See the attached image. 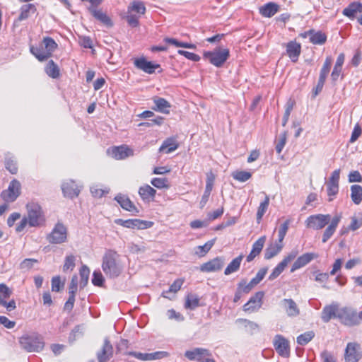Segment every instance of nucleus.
<instances>
[{
	"instance_id": "f704fd0d",
	"label": "nucleus",
	"mask_w": 362,
	"mask_h": 362,
	"mask_svg": "<svg viewBox=\"0 0 362 362\" xmlns=\"http://www.w3.org/2000/svg\"><path fill=\"white\" fill-rule=\"evenodd\" d=\"M66 278L61 276H55L52 278L51 286L52 291L59 293L62 291L65 285Z\"/></svg>"
},
{
	"instance_id": "cd10ccee",
	"label": "nucleus",
	"mask_w": 362,
	"mask_h": 362,
	"mask_svg": "<svg viewBox=\"0 0 362 362\" xmlns=\"http://www.w3.org/2000/svg\"><path fill=\"white\" fill-rule=\"evenodd\" d=\"M266 240V237L262 236L260 237L257 241L254 243L252 245V249L250 252V253L247 257V261L251 262L252 261L255 257H257L262 251L264 243Z\"/></svg>"
},
{
	"instance_id": "4be33fe9",
	"label": "nucleus",
	"mask_w": 362,
	"mask_h": 362,
	"mask_svg": "<svg viewBox=\"0 0 362 362\" xmlns=\"http://www.w3.org/2000/svg\"><path fill=\"white\" fill-rule=\"evenodd\" d=\"M62 189L64 195L69 198L76 197L80 193L78 187L73 180L64 182L62 185Z\"/></svg>"
},
{
	"instance_id": "393cba45",
	"label": "nucleus",
	"mask_w": 362,
	"mask_h": 362,
	"mask_svg": "<svg viewBox=\"0 0 362 362\" xmlns=\"http://www.w3.org/2000/svg\"><path fill=\"white\" fill-rule=\"evenodd\" d=\"M153 101L155 104V107L153 110L163 114H169L170 109L171 107L170 103L165 98L160 97H154Z\"/></svg>"
},
{
	"instance_id": "bf43d9fd",
	"label": "nucleus",
	"mask_w": 362,
	"mask_h": 362,
	"mask_svg": "<svg viewBox=\"0 0 362 362\" xmlns=\"http://www.w3.org/2000/svg\"><path fill=\"white\" fill-rule=\"evenodd\" d=\"M5 167L11 174H16L18 172L16 162L11 158L6 159Z\"/></svg>"
},
{
	"instance_id": "a18cd8bd",
	"label": "nucleus",
	"mask_w": 362,
	"mask_h": 362,
	"mask_svg": "<svg viewBox=\"0 0 362 362\" xmlns=\"http://www.w3.org/2000/svg\"><path fill=\"white\" fill-rule=\"evenodd\" d=\"M44 49L47 52L49 53V56L51 57L52 53L56 49L57 47V44L55 41L49 37H45L43 39Z\"/></svg>"
},
{
	"instance_id": "69168bd1",
	"label": "nucleus",
	"mask_w": 362,
	"mask_h": 362,
	"mask_svg": "<svg viewBox=\"0 0 362 362\" xmlns=\"http://www.w3.org/2000/svg\"><path fill=\"white\" fill-rule=\"evenodd\" d=\"M183 280L181 279H176L169 287L168 292L177 293L183 284Z\"/></svg>"
},
{
	"instance_id": "7ed1b4c3",
	"label": "nucleus",
	"mask_w": 362,
	"mask_h": 362,
	"mask_svg": "<svg viewBox=\"0 0 362 362\" xmlns=\"http://www.w3.org/2000/svg\"><path fill=\"white\" fill-rule=\"evenodd\" d=\"M90 269L86 265H83L79 270V276L74 275L68 285L69 294H76L81 292L88 283Z\"/></svg>"
},
{
	"instance_id": "a211bd4d",
	"label": "nucleus",
	"mask_w": 362,
	"mask_h": 362,
	"mask_svg": "<svg viewBox=\"0 0 362 362\" xmlns=\"http://www.w3.org/2000/svg\"><path fill=\"white\" fill-rule=\"evenodd\" d=\"M113 353L112 345L108 339H105L101 349L97 354V358L99 362H107L112 357Z\"/></svg>"
},
{
	"instance_id": "2f4dec72",
	"label": "nucleus",
	"mask_w": 362,
	"mask_h": 362,
	"mask_svg": "<svg viewBox=\"0 0 362 362\" xmlns=\"http://www.w3.org/2000/svg\"><path fill=\"white\" fill-rule=\"evenodd\" d=\"M178 146L179 145L175 139L173 137L168 138L163 142L159 148V151L164 152L165 153H170L175 151Z\"/></svg>"
},
{
	"instance_id": "ea45409f",
	"label": "nucleus",
	"mask_w": 362,
	"mask_h": 362,
	"mask_svg": "<svg viewBox=\"0 0 362 362\" xmlns=\"http://www.w3.org/2000/svg\"><path fill=\"white\" fill-rule=\"evenodd\" d=\"M310 41L314 45H323L327 41V35L322 31L315 32L314 30H313V33L310 37Z\"/></svg>"
},
{
	"instance_id": "473e14b6",
	"label": "nucleus",
	"mask_w": 362,
	"mask_h": 362,
	"mask_svg": "<svg viewBox=\"0 0 362 362\" xmlns=\"http://www.w3.org/2000/svg\"><path fill=\"white\" fill-rule=\"evenodd\" d=\"M344 313L346 314L345 324L356 325L362 323V311L356 313L350 310H344Z\"/></svg>"
},
{
	"instance_id": "774afa93",
	"label": "nucleus",
	"mask_w": 362,
	"mask_h": 362,
	"mask_svg": "<svg viewBox=\"0 0 362 362\" xmlns=\"http://www.w3.org/2000/svg\"><path fill=\"white\" fill-rule=\"evenodd\" d=\"M320 357L323 362H337L335 357L327 350L321 353Z\"/></svg>"
},
{
	"instance_id": "e433bc0d",
	"label": "nucleus",
	"mask_w": 362,
	"mask_h": 362,
	"mask_svg": "<svg viewBox=\"0 0 362 362\" xmlns=\"http://www.w3.org/2000/svg\"><path fill=\"white\" fill-rule=\"evenodd\" d=\"M243 259V255H240L232 260V262L228 265L224 271L226 275H229L233 272H237L240 266L241 262Z\"/></svg>"
},
{
	"instance_id": "bb28decb",
	"label": "nucleus",
	"mask_w": 362,
	"mask_h": 362,
	"mask_svg": "<svg viewBox=\"0 0 362 362\" xmlns=\"http://www.w3.org/2000/svg\"><path fill=\"white\" fill-rule=\"evenodd\" d=\"M88 10L95 18L100 21L106 26H112V22L111 19L106 15V13H103L101 10H98L96 9V8H93V6H89L88 8Z\"/></svg>"
},
{
	"instance_id": "13d9d810",
	"label": "nucleus",
	"mask_w": 362,
	"mask_h": 362,
	"mask_svg": "<svg viewBox=\"0 0 362 362\" xmlns=\"http://www.w3.org/2000/svg\"><path fill=\"white\" fill-rule=\"evenodd\" d=\"M314 337L313 332H308L299 335L297 337V342L300 345H305Z\"/></svg>"
},
{
	"instance_id": "4d7b16f0",
	"label": "nucleus",
	"mask_w": 362,
	"mask_h": 362,
	"mask_svg": "<svg viewBox=\"0 0 362 362\" xmlns=\"http://www.w3.org/2000/svg\"><path fill=\"white\" fill-rule=\"evenodd\" d=\"M290 222H291V221L289 219L286 220L284 223H282L280 226V227L279 228L278 237H279V242L280 243H282L283 240L284 239V238L286 235Z\"/></svg>"
},
{
	"instance_id": "ddd939ff",
	"label": "nucleus",
	"mask_w": 362,
	"mask_h": 362,
	"mask_svg": "<svg viewBox=\"0 0 362 362\" xmlns=\"http://www.w3.org/2000/svg\"><path fill=\"white\" fill-rule=\"evenodd\" d=\"M66 228L62 223H58L48 235L47 240L50 243L60 244L66 241Z\"/></svg>"
},
{
	"instance_id": "a878e982",
	"label": "nucleus",
	"mask_w": 362,
	"mask_h": 362,
	"mask_svg": "<svg viewBox=\"0 0 362 362\" xmlns=\"http://www.w3.org/2000/svg\"><path fill=\"white\" fill-rule=\"evenodd\" d=\"M235 324L238 325V329L251 334L258 329L257 324L246 319H238L235 321Z\"/></svg>"
},
{
	"instance_id": "de8ad7c7",
	"label": "nucleus",
	"mask_w": 362,
	"mask_h": 362,
	"mask_svg": "<svg viewBox=\"0 0 362 362\" xmlns=\"http://www.w3.org/2000/svg\"><path fill=\"white\" fill-rule=\"evenodd\" d=\"M233 177L239 182H246L251 178L252 174L247 171L237 170L233 173Z\"/></svg>"
},
{
	"instance_id": "338daca9",
	"label": "nucleus",
	"mask_w": 362,
	"mask_h": 362,
	"mask_svg": "<svg viewBox=\"0 0 362 362\" xmlns=\"http://www.w3.org/2000/svg\"><path fill=\"white\" fill-rule=\"evenodd\" d=\"M349 182H361L362 176L360 173L357 170L351 171L349 175Z\"/></svg>"
},
{
	"instance_id": "1a4fd4ad",
	"label": "nucleus",
	"mask_w": 362,
	"mask_h": 362,
	"mask_svg": "<svg viewBox=\"0 0 362 362\" xmlns=\"http://www.w3.org/2000/svg\"><path fill=\"white\" fill-rule=\"evenodd\" d=\"M21 190V185L18 180L13 179L9 183L6 189L1 193V197L6 202H13L20 196Z\"/></svg>"
},
{
	"instance_id": "9d476101",
	"label": "nucleus",
	"mask_w": 362,
	"mask_h": 362,
	"mask_svg": "<svg viewBox=\"0 0 362 362\" xmlns=\"http://www.w3.org/2000/svg\"><path fill=\"white\" fill-rule=\"evenodd\" d=\"M345 362H358L362 358V349L359 344L349 342L344 351Z\"/></svg>"
},
{
	"instance_id": "4468645a",
	"label": "nucleus",
	"mask_w": 362,
	"mask_h": 362,
	"mask_svg": "<svg viewBox=\"0 0 362 362\" xmlns=\"http://www.w3.org/2000/svg\"><path fill=\"white\" fill-rule=\"evenodd\" d=\"M274 347L277 354L281 357L288 358L290 355V346L288 341L282 335L277 334L273 341Z\"/></svg>"
},
{
	"instance_id": "c9c22d12",
	"label": "nucleus",
	"mask_w": 362,
	"mask_h": 362,
	"mask_svg": "<svg viewBox=\"0 0 362 362\" xmlns=\"http://www.w3.org/2000/svg\"><path fill=\"white\" fill-rule=\"evenodd\" d=\"M351 198L355 204H359L362 201V187L358 185L351 186Z\"/></svg>"
},
{
	"instance_id": "39448f33",
	"label": "nucleus",
	"mask_w": 362,
	"mask_h": 362,
	"mask_svg": "<svg viewBox=\"0 0 362 362\" xmlns=\"http://www.w3.org/2000/svg\"><path fill=\"white\" fill-rule=\"evenodd\" d=\"M22 349L28 352H39L45 346L42 339L38 335H24L19 339Z\"/></svg>"
},
{
	"instance_id": "f8f14e48",
	"label": "nucleus",
	"mask_w": 362,
	"mask_h": 362,
	"mask_svg": "<svg viewBox=\"0 0 362 362\" xmlns=\"http://www.w3.org/2000/svg\"><path fill=\"white\" fill-rule=\"evenodd\" d=\"M127 356H131L141 361H155L168 357L169 354L167 351H156L153 353H141L137 351L126 352Z\"/></svg>"
},
{
	"instance_id": "423d86ee",
	"label": "nucleus",
	"mask_w": 362,
	"mask_h": 362,
	"mask_svg": "<svg viewBox=\"0 0 362 362\" xmlns=\"http://www.w3.org/2000/svg\"><path fill=\"white\" fill-rule=\"evenodd\" d=\"M204 58L216 67H221L227 61L230 56L227 48L217 47L214 51L204 52Z\"/></svg>"
},
{
	"instance_id": "f257e3e1",
	"label": "nucleus",
	"mask_w": 362,
	"mask_h": 362,
	"mask_svg": "<svg viewBox=\"0 0 362 362\" xmlns=\"http://www.w3.org/2000/svg\"><path fill=\"white\" fill-rule=\"evenodd\" d=\"M341 218V214H337L332 218L329 214H319L308 217L305 224L307 228L320 230L329 223V225L325 230L322 238V241L325 243L333 235Z\"/></svg>"
},
{
	"instance_id": "b1692460",
	"label": "nucleus",
	"mask_w": 362,
	"mask_h": 362,
	"mask_svg": "<svg viewBox=\"0 0 362 362\" xmlns=\"http://www.w3.org/2000/svg\"><path fill=\"white\" fill-rule=\"evenodd\" d=\"M280 6L274 2H269L259 8V13L265 18H271L279 11Z\"/></svg>"
},
{
	"instance_id": "5701e85b",
	"label": "nucleus",
	"mask_w": 362,
	"mask_h": 362,
	"mask_svg": "<svg viewBox=\"0 0 362 362\" xmlns=\"http://www.w3.org/2000/svg\"><path fill=\"white\" fill-rule=\"evenodd\" d=\"M286 53L293 62H297L300 54L301 46L296 41H290L286 45Z\"/></svg>"
},
{
	"instance_id": "5fc2aeb1",
	"label": "nucleus",
	"mask_w": 362,
	"mask_h": 362,
	"mask_svg": "<svg viewBox=\"0 0 362 362\" xmlns=\"http://www.w3.org/2000/svg\"><path fill=\"white\" fill-rule=\"evenodd\" d=\"M38 260L33 258L25 259L20 264V269L23 272H27L31 269L34 264L37 263Z\"/></svg>"
},
{
	"instance_id": "0e129e2a",
	"label": "nucleus",
	"mask_w": 362,
	"mask_h": 362,
	"mask_svg": "<svg viewBox=\"0 0 362 362\" xmlns=\"http://www.w3.org/2000/svg\"><path fill=\"white\" fill-rule=\"evenodd\" d=\"M339 192V184L334 182H327V194L328 196H334Z\"/></svg>"
},
{
	"instance_id": "c756f323",
	"label": "nucleus",
	"mask_w": 362,
	"mask_h": 362,
	"mask_svg": "<svg viewBox=\"0 0 362 362\" xmlns=\"http://www.w3.org/2000/svg\"><path fill=\"white\" fill-rule=\"evenodd\" d=\"M156 194V190L148 185L141 186L139 189V194L144 201L153 200Z\"/></svg>"
},
{
	"instance_id": "3c124183",
	"label": "nucleus",
	"mask_w": 362,
	"mask_h": 362,
	"mask_svg": "<svg viewBox=\"0 0 362 362\" xmlns=\"http://www.w3.org/2000/svg\"><path fill=\"white\" fill-rule=\"evenodd\" d=\"M151 183L158 189H168L170 187L167 178L155 177L151 180Z\"/></svg>"
},
{
	"instance_id": "680f3d73",
	"label": "nucleus",
	"mask_w": 362,
	"mask_h": 362,
	"mask_svg": "<svg viewBox=\"0 0 362 362\" xmlns=\"http://www.w3.org/2000/svg\"><path fill=\"white\" fill-rule=\"evenodd\" d=\"M351 223L349 225V229L351 230H356L362 226V217L357 218L356 216L351 217Z\"/></svg>"
},
{
	"instance_id": "f03ea898",
	"label": "nucleus",
	"mask_w": 362,
	"mask_h": 362,
	"mask_svg": "<svg viewBox=\"0 0 362 362\" xmlns=\"http://www.w3.org/2000/svg\"><path fill=\"white\" fill-rule=\"evenodd\" d=\"M102 269L109 278L114 279L119 276L123 271L119 255L114 250H107L103 257Z\"/></svg>"
},
{
	"instance_id": "f3484780",
	"label": "nucleus",
	"mask_w": 362,
	"mask_h": 362,
	"mask_svg": "<svg viewBox=\"0 0 362 362\" xmlns=\"http://www.w3.org/2000/svg\"><path fill=\"white\" fill-rule=\"evenodd\" d=\"M134 64L137 69L148 74H153L155 70L160 67L159 64L147 61L144 57L136 59Z\"/></svg>"
},
{
	"instance_id": "2eb2a0df",
	"label": "nucleus",
	"mask_w": 362,
	"mask_h": 362,
	"mask_svg": "<svg viewBox=\"0 0 362 362\" xmlns=\"http://www.w3.org/2000/svg\"><path fill=\"white\" fill-rule=\"evenodd\" d=\"M345 310H340L336 305L325 306L322 313V319L325 322H329L332 318L339 317L344 321Z\"/></svg>"
},
{
	"instance_id": "a19ab883",
	"label": "nucleus",
	"mask_w": 362,
	"mask_h": 362,
	"mask_svg": "<svg viewBox=\"0 0 362 362\" xmlns=\"http://www.w3.org/2000/svg\"><path fill=\"white\" fill-rule=\"evenodd\" d=\"M45 71L47 74L53 78H57L59 76V69L58 66L54 62L53 60H50L46 67H45Z\"/></svg>"
},
{
	"instance_id": "052dcab7",
	"label": "nucleus",
	"mask_w": 362,
	"mask_h": 362,
	"mask_svg": "<svg viewBox=\"0 0 362 362\" xmlns=\"http://www.w3.org/2000/svg\"><path fill=\"white\" fill-rule=\"evenodd\" d=\"M104 277L100 271H94L93 274L92 283L97 286H102L104 282Z\"/></svg>"
},
{
	"instance_id": "49530a36",
	"label": "nucleus",
	"mask_w": 362,
	"mask_h": 362,
	"mask_svg": "<svg viewBox=\"0 0 362 362\" xmlns=\"http://www.w3.org/2000/svg\"><path fill=\"white\" fill-rule=\"evenodd\" d=\"M286 307V312L290 316H295L299 313V310L297 308L296 303L291 299H287L284 301Z\"/></svg>"
},
{
	"instance_id": "58836bf2",
	"label": "nucleus",
	"mask_w": 362,
	"mask_h": 362,
	"mask_svg": "<svg viewBox=\"0 0 362 362\" xmlns=\"http://www.w3.org/2000/svg\"><path fill=\"white\" fill-rule=\"evenodd\" d=\"M30 52L40 62L45 61L50 57L49 53L47 52L42 46L40 47H30Z\"/></svg>"
},
{
	"instance_id": "37998d69",
	"label": "nucleus",
	"mask_w": 362,
	"mask_h": 362,
	"mask_svg": "<svg viewBox=\"0 0 362 362\" xmlns=\"http://www.w3.org/2000/svg\"><path fill=\"white\" fill-rule=\"evenodd\" d=\"M76 257L73 255H67L65 257L64 263L62 267L64 272H72L76 266Z\"/></svg>"
},
{
	"instance_id": "7c9ffc66",
	"label": "nucleus",
	"mask_w": 362,
	"mask_h": 362,
	"mask_svg": "<svg viewBox=\"0 0 362 362\" xmlns=\"http://www.w3.org/2000/svg\"><path fill=\"white\" fill-rule=\"evenodd\" d=\"M361 12H362V4L359 2H352L343 10L342 13L345 16L354 18L356 13Z\"/></svg>"
},
{
	"instance_id": "412c9836",
	"label": "nucleus",
	"mask_w": 362,
	"mask_h": 362,
	"mask_svg": "<svg viewBox=\"0 0 362 362\" xmlns=\"http://www.w3.org/2000/svg\"><path fill=\"white\" fill-rule=\"evenodd\" d=\"M317 257L318 255L317 254L313 252H307L300 255L297 258V259L292 265L291 272H293L294 271L305 266Z\"/></svg>"
},
{
	"instance_id": "dca6fc26",
	"label": "nucleus",
	"mask_w": 362,
	"mask_h": 362,
	"mask_svg": "<svg viewBox=\"0 0 362 362\" xmlns=\"http://www.w3.org/2000/svg\"><path fill=\"white\" fill-rule=\"evenodd\" d=\"M112 157L117 160L125 159L134 155V151L126 145L115 146L107 150Z\"/></svg>"
},
{
	"instance_id": "c03bdc74",
	"label": "nucleus",
	"mask_w": 362,
	"mask_h": 362,
	"mask_svg": "<svg viewBox=\"0 0 362 362\" xmlns=\"http://www.w3.org/2000/svg\"><path fill=\"white\" fill-rule=\"evenodd\" d=\"M269 204V197L267 195H265L264 200L262 202L257 209V220L259 222L265 212L267 211L268 206Z\"/></svg>"
},
{
	"instance_id": "6e6552de",
	"label": "nucleus",
	"mask_w": 362,
	"mask_h": 362,
	"mask_svg": "<svg viewBox=\"0 0 362 362\" xmlns=\"http://www.w3.org/2000/svg\"><path fill=\"white\" fill-rule=\"evenodd\" d=\"M267 274V269L262 268L258 271L255 277L252 279L250 281L246 279H242L238 284V292L247 293L257 286L265 276Z\"/></svg>"
},
{
	"instance_id": "864d4df0",
	"label": "nucleus",
	"mask_w": 362,
	"mask_h": 362,
	"mask_svg": "<svg viewBox=\"0 0 362 362\" xmlns=\"http://www.w3.org/2000/svg\"><path fill=\"white\" fill-rule=\"evenodd\" d=\"M199 300L196 296H187L185 307L193 310L199 305Z\"/></svg>"
},
{
	"instance_id": "72a5a7b5",
	"label": "nucleus",
	"mask_w": 362,
	"mask_h": 362,
	"mask_svg": "<svg viewBox=\"0 0 362 362\" xmlns=\"http://www.w3.org/2000/svg\"><path fill=\"white\" fill-rule=\"evenodd\" d=\"M261 299L258 296H253L243 306V309L247 312H254L261 306Z\"/></svg>"
},
{
	"instance_id": "8fccbe9b",
	"label": "nucleus",
	"mask_w": 362,
	"mask_h": 362,
	"mask_svg": "<svg viewBox=\"0 0 362 362\" xmlns=\"http://www.w3.org/2000/svg\"><path fill=\"white\" fill-rule=\"evenodd\" d=\"M295 102L294 100L289 99L286 104V110L283 117L282 125L284 127L287 124L291 112L293 108Z\"/></svg>"
},
{
	"instance_id": "c85d7f7f",
	"label": "nucleus",
	"mask_w": 362,
	"mask_h": 362,
	"mask_svg": "<svg viewBox=\"0 0 362 362\" xmlns=\"http://www.w3.org/2000/svg\"><path fill=\"white\" fill-rule=\"evenodd\" d=\"M36 11V6L33 4L23 5L21 8L20 15L17 20L14 21V24H16L17 22L27 19L30 14L35 13Z\"/></svg>"
},
{
	"instance_id": "4c0bfd02",
	"label": "nucleus",
	"mask_w": 362,
	"mask_h": 362,
	"mask_svg": "<svg viewBox=\"0 0 362 362\" xmlns=\"http://www.w3.org/2000/svg\"><path fill=\"white\" fill-rule=\"evenodd\" d=\"M282 245L279 243L271 244L264 251V258L269 259L276 256L282 249Z\"/></svg>"
},
{
	"instance_id": "603ef678",
	"label": "nucleus",
	"mask_w": 362,
	"mask_h": 362,
	"mask_svg": "<svg viewBox=\"0 0 362 362\" xmlns=\"http://www.w3.org/2000/svg\"><path fill=\"white\" fill-rule=\"evenodd\" d=\"M329 274L328 273H322L319 271L313 272V276L316 282L322 284L325 286V284L328 281Z\"/></svg>"
},
{
	"instance_id": "09e8293b",
	"label": "nucleus",
	"mask_w": 362,
	"mask_h": 362,
	"mask_svg": "<svg viewBox=\"0 0 362 362\" xmlns=\"http://www.w3.org/2000/svg\"><path fill=\"white\" fill-rule=\"evenodd\" d=\"M9 297L10 296H0V304L11 311L16 308V302L14 300H10Z\"/></svg>"
},
{
	"instance_id": "6e6d98bb",
	"label": "nucleus",
	"mask_w": 362,
	"mask_h": 362,
	"mask_svg": "<svg viewBox=\"0 0 362 362\" xmlns=\"http://www.w3.org/2000/svg\"><path fill=\"white\" fill-rule=\"evenodd\" d=\"M128 11L129 13L131 11H136L138 13L144 14L146 11V7L141 1H134L129 7Z\"/></svg>"
},
{
	"instance_id": "79ce46f5",
	"label": "nucleus",
	"mask_w": 362,
	"mask_h": 362,
	"mask_svg": "<svg viewBox=\"0 0 362 362\" xmlns=\"http://www.w3.org/2000/svg\"><path fill=\"white\" fill-rule=\"evenodd\" d=\"M215 243V239L209 240L204 245L197 246L195 248V254L199 257H204L213 247Z\"/></svg>"
},
{
	"instance_id": "aec40b11",
	"label": "nucleus",
	"mask_w": 362,
	"mask_h": 362,
	"mask_svg": "<svg viewBox=\"0 0 362 362\" xmlns=\"http://www.w3.org/2000/svg\"><path fill=\"white\" fill-rule=\"evenodd\" d=\"M224 265L223 257H217L201 265L200 269L204 272H217L222 269Z\"/></svg>"
},
{
	"instance_id": "e2e57ef3",
	"label": "nucleus",
	"mask_w": 362,
	"mask_h": 362,
	"mask_svg": "<svg viewBox=\"0 0 362 362\" xmlns=\"http://www.w3.org/2000/svg\"><path fill=\"white\" fill-rule=\"evenodd\" d=\"M177 52L179 54L185 56L187 59H190L193 62H199L201 59L199 55L187 51L179 49Z\"/></svg>"
},
{
	"instance_id": "0eeeda50",
	"label": "nucleus",
	"mask_w": 362,
	"mask_h": 362,
	"mask_svg": "<svg viewBox=\"0 0 362 362\" xmlns=\"http://www.w3.org/2000/svg\"><path fill=\"white\" fill-rule=\"evenodd\" d=\"M185 356L189 361L197 362H216L211 352L204 348H194L185 352Z\"/></svg>"
},
{
	"instance_id": "9b49d317",
	"label": "nucleus",
	"mask_w": 362,
	"mask_h": 362,
	"mask_svg": "<svg viewBox=\"0 0 362 362\" xmlns=\"http://www.w3.org/2000/svg\"><path fill=\"white\" fill-rule=\"evenodd\" d=\"M115 223L127 228H136L139 230L149 228L153 225V223L151 221H144L140 219L123 220L121 218H118L115 221Z\"/></svg>"
},
{
	"instance_id": "6ab92c4d",
	"label": "nucleus",
	"mask_w": 362,
	"mask_h": 362,
	"mask_svg": "<svg viewBox=\"0 0 362 362\" xmlns=\"http://www.w3.org/2000/svg\"><path fill=\"white\" fill-rule=\"evenodd\" d=\"M115 200L117 201L123 209L128 211L133 214H136L139 212L137 207L126 195L119 194L115 197Z\"/></svg>"
},
{
	"instance_id": "20e7f679",
	"label": "nucleus",
	"mask_w": 362,
	"mask_h": 362,
	"mask_svg": "<svg viewBox=\"0 0 362 362\" xmlns=\"http://www.w3.org/2000/svg\"><path fill=\"white\" fill-rule=\"evenodd\" d=\"M28 210V224L31 227H37L44 224L45 218L42 207L37 203H29L26 206Z\"/></svg>"
}]
</instances>
